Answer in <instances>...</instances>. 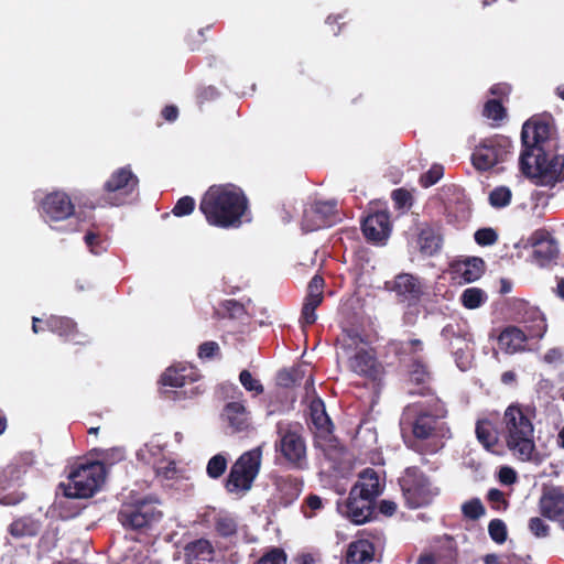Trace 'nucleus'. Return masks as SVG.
Returning a JSON list of instances; mask_svg holds the SVG:
<instances>
[{
    "label": "nucleus",
    "instance_id": "1",
    "mask_svg": "<svg viewBox=\"0 0 564 564\" xmlns=\"http://www.w3.org/2000/svg\"><path fill=\"white\" fill-rule=\"evenodd\" d=\"M552 129V118L543 116H533L522 126L520 171L538 186L564 181V156L551 148Z\"/></svg>",
    "mask_w": 564,
    "mask_h": 564
},
{
    "label": "nucleus",
    "instance_id": "2",
    "mask_svg": "<svg viewBox=\"0 0 564 564\" xmlns=\"http://www.w3.org/2000/svg\"><path fill=\"white\" fill-rule=\"evenodd\" d=\"M445 403L438 397L408 404L402 413V430H409L404 437L406 447L420 455L435 454L444 446V440L451 436L445 422Z\"/></svg>",
    "mask_w": 564,
    "mask_h": 564
},
{
    "label": "nucleus",
    "instance_id": "3",
    "mask_svg": "<svg viewBox=\"0 0 564 564\" xmlns=\"http://www.w3.org/2000/svg\"><path fill=\"white\" fill-rule=\"evenodd\" d=\"M248 208V197L234 184L212 185L199 202L207 224L221 229L239 228Z\"/></svg>",
    "mask_w": 564,
    "mask_h": 564
},
{
    "label": "nucleus",
    "instance_id": "4",
    "mask_svg": "<svg viewBox=\"0 0 564 564\" xmlns=\"http://www.w3.org/2000/svg\"><path fill=\"white\" fill-rule=\"evenodd\" d=\"M501 433L508 449L522 462L538 456L534 442V425L520 403H511L503 413Z\"/></svg>",
    "mask_w": 564,
    "mask_h": 564
},
{
    "label": "nucleus",
    "instance_id": "5",
    "mask_svg": "<svg viewBox=\"0 0 564 564\" xmlns=\"http://www.w3.org/2000/svg\"><path fill=\"white\" fill-rule=\"evenodd\" d=\"M276 458L290 469L305 470L308 468L307 446L300 424L279 422L274 442Z\"/></svg>",
    "mask_w": 564,
    "mask_h": 564
},
{
    "label": "nucleus",
    "instance_id": "6",
    "mask_svg": "<svg viewBox=\"0 0 564 564\" xmlns=\"http://www.w3.org/2000/svg\"><path fill=\"white\" fill-rule=\"evenodd\" d=\"M404 503L410 509L426 507L441 494L419 466L406 467L398 478Z\"/></svg>",
    "mask_w": 564,
    "mask_h": 564
},
{
    "label": "nucleus",
    "instance_id": "7",
    "mask_svg": "<svg viewBox=\"0 0 564 564\" xmlns=\"http://www.w3.org/2000/svg\"><path fill=\"white\" fill-rule=\"evenodd\" d=\"M106 466L101 462H85L76 464L69 471V484L64 487L68 498L93 497L104 485Z\"/></svg>",
    "mask_w": 564,
    "mask_h": 564
},
{
    "label": "nucleus",
    "instance_id": "8",
    "mask_svg": "<svg viewBox=\"0 0 564 564\" xmlns=\"http://www.w3.org/2000/svg\"><path fill=\"white\" fill-rule=\"evenodd\" d=\"M262 463V447L257 446L242 453L230 467L225 481V489L229 494H246L258 477Z\"/></svg>",
    "mask_w": 564,
    "mask_h": 564
},
{
    "label": "nucleus",
    "instance_id": "9",
    "mask_svg": "<svg viewBox=\"0 0 564 564\" xmlns=\"http://www.w3.org/2000/svg\"><path fill=\"white\" fill-rule=\"evenodd\" d=\"M160 501L145 497L133 503H127L118 512V520L124 529L140 531L161 521L163 513L158 508Z\"/></svg>",
    "mask_w": 564,
    "mask_h": 564
},
{
    "label": "nucleus",
    "instance_id": "10",
    "mask_svg": "<svg viewBox=\"0 0 564 564\" xmlns=\"http://www.w3.org/2000/svg\"><path fill=\"white\" fill-rule=\"evenodd\" d=\"M512 142L502 134L486 138L477 144L471 153V164L478 172H487L505 162L511 153Z\"/></svg>",
    "mask_w": 564,
    "mask_h": 564
},
{
    "label": "nucleus",
    "instance_id": "11",
    "mask_svg": "<svg viewBox=\"0 0 564 564\" xmlns=\"http://www.w3.org/2000/svg\"><path fill=\"white\" fill-rule=\"evenodd\" d=\"M138 185L139 178L130 165L119 167L105 182L102 199L111 206H120L137 191Z\"/></svg>",
    "mask_w": 564,
    "mask_h": 564
},
{
    "label": "nucleus",
    "instance_id": "12",
    "mask_svg": "<svg viewBox=\"0 0 564 564\" xmlns=\"http://www.w3.org/2000/svg\"><path fill=\"white\" fill-rule=\"evenodd\" d=\"M547 325L544 318H538L533 325L522 329L518 326L505 327L498 336V344L506 354H516L525 350L529 339H540L546 333Z\"/></svg>",
    "mask_w": 564,
    "mask_h": 564
},
{
    "label": "nucleus",
    "instance_id": "13",
    "mask_svg": "<svg viewBox=\"0 0 564 564\" xmlns=\"http://www.w3.org/2000/svg\"><path fill=\"white\" fill-rule=\"evenodd\" d=\"M384 288L393 292L400 303L408 306L416 305L424 293L420 279L410 273L397 274L392 281L384 283Z\"/></svg>",
    "mask_w": 564,
    "mask_h": 564
},
{
    "label": "nucleus",
    "instance_id": "14",
    "mask_svg": "<svg viewBox=\"0 0 564 564\" xmlns=\"http://www.w3.org/2000/svg\"><path fill=\"white\" fill-rule=\"evenodd\" d=\"M432 376L426 364L419 358H413L408 366L409 394L422 397H436L431 388Z\"/></svg>",
    "mask_w": 564,
    "mask_h": 564
},
{
    "label": "nucleus",
    "instance_id": "15",
    "mask_svg": "<svg viewBox=\"0 0 564 564\" xmlns=\"http://www.w3.org/2000/svg\"><path fill=\"white\" fill-rule=\"evenodd\" d=\"M339 512L355 524H364L371 520L375 513V501L349 491L344 503L338 505Z\"/></svg>",
    "mask_w": 564,
    "mask_h": 564
},
{
    "label": "nucleus",
    "instance_id": "16",
    "mask_svg": "<svg viewBox=\"0 0 564 564\" xmlns=\"http://www.w3.org/2000/svg\"><path fill=\"white\" fill-rule=\"evenodd\" d=\"M274 486V501L281 507H289L300 497L304 481L303 478L293 475H275L272 478Z\"/></svg>",
    "mask_w": 564,
    "mask_h": 564
},
{
    "label": "nucleus",
    "instance_id": "17",
    "mask_svg": "<svg viewBox=\"0 0 564 564\" xmlns=\"http://www.w3.org/2000/svg\"><path fill=\"white\" fill-rule=\"evenodd\" d=\"M336 206L335 202H315L304 212L303 228L306 231H314L332 226L336 214Z\"/></svg>",
    "mask_w": 564,
    "mask_h": 564
},
{
    "label": "nucleus",
    "instance_id": "18",
    "mask_svg": "<svg viewBox=\"0 0 564 564\" xmlns=\"http://www.w3.org/2000/svg\"><path fill=\"white\" fill-rule=\"evenodd\" d=\"M42 210L50 221H61L75 214V206L64 192H53L47 194L42 200Z\"/></svg>",
    "mask_w": 564,
    "mask_h": 564
},
{
    "label": "nucleus",
    "instance_id": "19",
    "mask_svg": "<svg viewBox=\"0 0 564 564\" xmlns=\"http://www.w3.org/2000/svg\"><path fill=\"white\" fill-rule=\"evenodd\" d=\"M365 238L371 242L386 241L391 232L390 215L386 210L369 214L361 223Z\"/></svg>",
    "mask_w": 564,
    "mask_h": 564
},
{
    "label": "nucleus",
    "instance_id": "20",
    "mask_svg": "<svg viewBox=\"0 0 564 564\" xmlns=\"http://www.w3.org/2000/svg\"><path fill=\"white\" fill-rule=\"evenodd\" d=\"M532 257L541 267L547 265L558 256V247L555 239L546 230H536L531 237Z\"/></svg>",
    "mask_w": 564,
    "mask_h": 564
},
{
    "label": "nucleus",
    "instance_id": "21",
    "mask_svg": "<svg viewBox=\"0 0 564 564\" xmlns=\"http://www.w3.org/2000/svg\"><path fill=\"white\" fill-rule=\"evenodd\" d=\"M199 379L196 367L192 365L177 364L170 366L161 375L160 383L172 388H183L192 384Z\"/></svg>",
    "mask_w": 564,
    "mask_h": 564
},
{
    "label": "nucleus",
    "instance_id": "22",
    "mask_svg": "<svg viewBox=\"0 0 564 564\" xmlns=\"http://www.w3.org/2000/svg\"><path fill=\"white\" fill-rule=\"evenodd\" d=\"M348 366L355 373L376 380L381 373V365L376 356L366 349L358 350L348 360Z\"/></svg>",
    "mask_w": 564,
    "mask_h": 564
},
{
    "label": "nucleus",
    "instance_id": "23",
    "mask_svg": "<svg viewBox=\"0 0 564 564\" xmlns=\"http://www.w3.org/2000/svg\"><path fill=\"white\" fill-rule=\"evenodd\" d=\"M539 510L542 517L556 521L564 516V492L560 488L543 491L539 500Z\"/></svg>",
    "mask_w": 564,
    "mask_h": 564
},
{
    "label": "nucleus",
    "instance_id": "24",
    "mask_svg": "<svg viewBox=\"0 0 564 564\" xmlns=\"http://www.w3.org/2000/svg\"><path fill=\"white\" fill-rule=\"evenodd\" d=\"M442 242L443 236L438 224L425 223L422 225L417 237V243L422 254L429 257L436 254L441 250Z\"/></svg>",
    "mask_w": 564,
    "mask_h": 564
},
{
    "label": "nucleus",
    "instance_id": "25",
    "mask_svg": "<svg viewBox=\"0 0 564 564\" xmlns=\"http://www.w3.org/2000/svg\"><path fill=\"white\" fill-rule=\"evenodd\" d=\"M355 495L371 499L372 501L381 494V485L378 473L372 468H366L359 475L358 481L351 487Z\"/></svg>",
    "mask_w": 564,
    "mask_h": 564
},
{
    "label": "nucleus",
    "instance_id": "26",
    "mask_svg": "<svg viewBox=\"0 0 564 564\" xmlns=\"http://www.w3.org/2000/svg\"><path fill=\"white\" fill-rule=\"evenodd\" d=\"M310 416L317 433L327 436L333 431V423L326 412L325 404L321 398L313 399L310 403Z\"/></svg>",
    "mask_w": 564,
    "mask_h": 564
},
{
    "label": "nucleus",
    "instance_id": "27",
    "mask_svg": "<svg viewBox=\"0 0 564 564\" xmlns=\"http://www.w3.org/2000/svg\"><path fill=\"white\" fill-rule=\"evenodd\" d=\"M375 554L373 544L368 540H357L348 545L346 552L347 564H368Z\"/></svg>",
    "mask_w": 564,
    "mask_h": 564
},
{
    "label": "nucleus",
    "instance_id": "28",
    "mask_svg": "<svg viewBox=\"0 0 564 564\" xmlns=\"http://www.w3.org/2000/svg\"><path fill=\"white\" fill-rule=\"evenodd\" d=\"M455 273H457L466 283L478 280L485 270V262L481 258H467L465 260L456 261L452 265Z\"/></svg>",
    "mask_w": 564,
    "mask_h": 564
},
{
    "label": "nucleus",
    "instance_id": "29",
    "mask_svg": "<svg viewBox=\"0 0 564 564\" xmlns=\"http://www.w3.org/2000/svg\"><path fill=\"white\" fill-rule=\"evenodd\" d=\"M224 414L234 432H243L249 427V417L243 404L239 402H229L224 410Z\"/></svg>",
    "mask_w": 564,
    "mask_h": 564
},
{
    "label": "nucleus",
    "instance_id": "30",
    "mask_svg": "<svg viewBox=\"0 0 564 564\" xmlns=\"http://www.w3.org/2000/svg\"><path fill=\"white\" fill-rule=\"evenodd\" d=\"M184 551L191 561L212 562L215 556L212 542L204 538L187 543Z\"/></svg>",
    "mask_w": 564,
    "mask_h": 564
},
{
    "label": "nucleus",
    "instance_id": "31",
    "mask_svg": "<svg viewBox=\"0 0 564 564\" xmlns=\"http://www.w3.org/2000/svg\"><path fill=\"white\" fill-rule=\"evenodd\" d=\"M41 522L30 516L15 519L8 529V532L15 539L35 536L41 530Z\"/></svg>",
    "mask_w": 564,
    "mask_h": 564
},
{
    "label": "nucleus",
    "instance_id": "32",
    "mask_svg": "<svg viewBox=\"0 0 564 564\" xmlns=\"http://www.w3.org/2000/svg\"><path fill=\"white\" fill-rule=\"evenodd\" d=\"M45 325L50 332L65 339H73L77 334L76 323L66 316L51 315L45 321Z\"/></svg>",
    "mask_w": 564,
    "mask_h": 564
},
{
    "label": "nucleus",
    "instance_id": "33",
    "mask_svg": "<svg viewBox=\"0 0 564 564\" xmlns=\"http://www.w3.org/2000/svg\"><path fill=\"white\" fill-rule=\"evenodd\" d=\"M475 433L479 443L487 449L498 444V437L492 433V424L487 419L477 421Z\"/></svg>",
    "mask_w": 564,
    "mask_h": 564
},
{
    "label": "nucleus",
    "instance_id": "34",
    "mask_svg": "<svg viewBox=\"0 0 564 564\" xmlns=\"http://www.w3.org/2000/svg\"><path fill=\"white\" fill-rule=\"evenodd\" d=\"M482 116L494 121L492 127H499L507 118L508 113L500 100L489 99L484 105Z\"/></svg>",
    "mask_w": 564,
    "mask_h": 564
},
{
    "label": "nucleus",
    "instance_id": "35",
    "mask_svg": "<svg viewBox=\"0 0 564 564\" xmlns=\"http://www.w3.org/2000/svg\"><path fill=\"white\" fill-rule=\"evenodd\" d=\"M323 300L324 299L316 297V295L305 296L300 318L302 326L313 325L316 322L317 315L315 311L322 304Z\"/></svg>",
    "mask_w": 564,
    "mask_h": 564
},
{
    "label": "nucleus",
    "instance_id": "36",
    "mask_svg": "<svg viewBox=\"0 0 564 564\" xmlns=\"http://www.w3.org/2000/svg\"><path fill=\"white\" fill-rule=\"evenodd\" d=\"M487 300V294L479 288H468L460 295L464 307L475 310L480 307Z\"/></svg>",
    "mask_w": 564,
    "mask_h": 564
},
{
    "label": "nucleus",
    "instance_id": "37",
    "mask_svg": "<svg viewBox=\"0 0 564 564\" xmlns=\"http://www.w3.org/2000/svg\"><path fill=\"white\" fill-rule=\"evenodd\" d=\"M215 530L221 538H230L238 531L237 520L230 514H219L215 518Z\"/></svg>",
    "mask_w": 564,
    "mask_h": 564
},
{
    "label": "nucleus",
    "instance_id": "38",
    "mask_svg": "<svg viewBox=\"0 0 564 564\" xmlns=\"http://www.w3.org/2000/svg\"><path fill=\"white\" fill-rule=\"evenodd\" d=\"M465 519L477 521L486 514V509L479 498H471L465 501L460 507Z\"/></svg>",
    "mask_w": 564,
    "mask_h": 564
},
{
    "label": "nucleus",
    "instance_id": "39",
    "mask_svg": "<svg viewBox=\"0 0 564 564\" xmlns=\"http://www.w3.org/2000/svg\"><path fill=\"white\" fill-rule=\"evenodd\" d=\"M511 198H512V192L507 186L495 187L489 193V197H488L489 204L494 208L507 207L511 203Z\"/></svg>",
    "mask_w": 564,
    "mask_h": 564
},
{
    "label": "nucleus",
    "instance_id": "40",
    "mask_svg": "<svg viewBox=\"0 0 564 564\" xmlns=\"http://www.w3.org/2000/svg\"><path fill=\"white\" fill-rule=\"evenodd\" d=\"M228 460L225 455L216 454L207 463L206 473L209 478L218 479L227 469Z\"/></svg>",
    "mask_w": 564,
    "mask_h": 564
},
{
    "label": "nucleus",
    "instance_id": "41",
    "mask_svg": "<svg viewBox=\"0 0 564 564\" xmlns=\"http://www.w3.org/2000/svg\"><path fill=\"white\" fill-rule=\"evenodd\" d=\"M490 539L497 544H503L508 538V529L501 519H492L488 524Z\"/></svg>",
    "mask_w": 564,
    "mask_h": 564
},
{
    "label": "nucleus",
    "instance_id": "42",
    "mask_svg": "<svg viewBox=\"0 0 564 564\" xmlns=\"http://www.w3.org/2000/svg\"><path fill=\"white\" fill-rule=\"evenodd\" d=\"M1 489L0 503L2 506H17L26 498V494L19 488L10 490L9 486H2Z\"/></svg>",
    "mask_w": 564,
    "mask_h": 564
},
{
    "label": "nucleus",
    "instance_id": "43",
    "mask_svg": "<svg viewBox=\"0 0 564 564\" xmlns=\"http://www.w3.org/2000/svg\"><path fill=\"white\" fill-rule=\"evenodd\" d=\"M444 174V167L441 164H434L431 169L420 176V185L424 188L431 187L436 184Z\"/></svg>",
    "mask_w": 564,
    "mask_h": 564
},
{
    "label": "nucleus",
    "instance_id": "44",
    "mask_svg": "<svg viewBox=\"0 0 564 564\" xmlns=\"http://www.w3.org/2000/svg\"><path fill=\"white\" fill-rule=\"evenodd\" d=\"M195 205V199L192 196H183L175 203L172 213L176 217L187 216L194 212Z\"/></svg>",
    "mask_w": 564,
    "mask_h": 564
},
{
    "label": "nucleus",
    "instance_id": "45",
    "mask_svg": "<svg viewBox=\"0 0 564 564\" xmlns=\"http://www.w3.org/2000/svg\"><path fill=\"white\" fill-rule=\"evenodd\" d=\"M391 198L397 209H409L412 206L413 197L405 188H397L392 191Z\"/></svg>",
    "mask_w": 564,
    "mask_h": 564
},
{
    "label": "nucleus",
    "instance_id": "46",
    "mask_svg": "<svg viewBox=\"0 0 564 564\" xmlns=\"http://www.w3.org/2000/svg\"><path fill=\"white\" fill-rule=\"evenodd\" d=\"M239 380L247 391L256 392L257 394L263 392V386L260 383L258 379H254L252 377L249 370L243 369L239 375Z\"/></svg>",
    "mask_w": 564,
    "mask_h": 564
},
{
    "label": "nucleus",
    "instance_id": "47",
    "mask_svg": "<svg viewBox=\"0 0 564 564\" xmlns=\"http://www.w3.org/2000/svg\"><path fill=\"white\" fill-rule=\"evenodd\" d=\"M474 238L479 246H491L497 242L498 234L495 229L486 227L478 229L475 232Z\"/></svg>",
    "mask_w": 564,
    "mask_h": 564
},
{
    "label": "nucleus",
    "instance_id": "48",
    "mask_svg": "<svg viewBox=\"0 0 564 564\" xmlns=\"http://www.w3.org/2000/svg\"><path fill=\"white\" fill-rule=\"evenodd\" d=\"M197 356L199 359H213L220 356V347L214 340L204 341L198 346Z\"/></svg>",
    "mask_w": 564,
    "mask_h": 564
},
{
    "label": "nucleus",
    "instance_id": "49",
    "mask_svg": "<svg viewBox=\"0 0 564 564\" xmlns=\"http://www.w3.org/2000/svg\"><path fill=\"white\" fill-rule=\"evenodd\" d=\"M528 528L535 538H546L550 534V525L540 517H533L529 520Z\"/></svg>",
    "mask_w": 564,
    "mask_h": 564
},
{
    "label": "nucleus",
    "instance_id": "50",
    "mask_svg": "<svg viewBox=\"0 0 564 564\" xmlns=\"http://www.w3.org/2000/svg\"><path fill=\"white\" fill-rule=\"evenodd\" d=\"M84 241L94 254H100L106 250V247L104 246L105 241L97 232L87 231L84 237Z\"/></svg>",
    "mask_w": 564,
    "mask_h": 564
},
{
    "label": "nucleus",
    "instance_id": "51",
    "mask_svg": "<svg viewBox=\"0 0 564 564\" xmlns=\"http://www.w3.org/2000/svg\"><path fill=\"white\" fill-rule=\"evenodd\" d=\"M257 564H286V554L282 549L274 547L262 555Z\"/></svg>",
    "mask_w": 564,
    "mask_h": 564
},
{
    "label": "nucleus",
    "instance_id": "52",
    "mask_svg": "<svg viewBox=\"0 0 564 564\" xmlns=\"http://www.w3.org/2000/svg\"><path fill=\"white\" fill-rule=\"evenodd\" d=\"M219 96V91L215 86H202L196 90V101L199 106L214 101Z\"/></svg>",
    "mask_w": 564,
    "mask_h": 564
},
{
    "label": "nucleus",
    "instance_id": "53",
    "mask_svg": "<svg viewBox=\"0 0 564 564\" xmlns=\"http://www.w3.org/2000/svg\"><path fill=\"white\" fill-rule=\"evenodd\" d=\"M487 500L490 502L491 508L497 511L506 510L508 507V501L506 500L503 492L497 488L488 490Z\"/></svg>",
    "mask_w": 564,
    "mask_h": 564
},
{
    "label": "nucleus",
    "instance_id": "54",
    "mask_svg": "<svg viewBox=\"0 0 564 564\" xmlns=\"http://www.w3.org/2000/svg\"><path fill=\"white\" fill-rule=\"evenodd\" d=\"M324 286H325L324 278L319 274H315L311 279V281L307 285V294L306 295H316V297L324 299V294H323Z\"/></svg>",
    "mask_w": 564,
    "mask_h": 564
},
{
    "label": "nucleus",
    "instance_id": "55",
    "mask_svg": "<svg viewBox=\"0 0 564 564\" xmlns=\"http://www.w3.org/2000/svg\"><path fill=\"white\" fill-rule=\"evenodd\" d=\"M223 308L230 318H237L245 313L243 305L236 300H226L223 303Z\"/></svg>",
    "mask_w": 564,
    "mask_h": 564
},
{
    "label": "nucleus",
    "instance_id": "56",
    "mask_svg": "<svg viewBox=\"0 0 564 564\" xmlns=\"http://www.w3.org/2000/svg\"><path fill=\"white\" fill-rule=\"evenodd\" d=\"M305 506L312 511L307 513L304 511V516L306 518H312L315 514V511L321 510L323 508L322 498L315 494H311L305 498Z\"/></svg>",
    "mask_w": 564,
    "mask_h": 564
},
{
    "label": "nucleus",
    "instance_id": "57",
    "mask_svg": "<svg viewBox=\"0 0 564 564\" xmlns=\"http://www.w3.org/2000/svg\"><path fill=\"white\" fill-rule=\"evenodd\" d=\"M156 474L166 479H173L176 475V465L174 462H169L165 466L158 467Z\"/></svg>",
    "mask_w": 564,
    "mask_h": 564
},
{
    "label": "nucleus",
    "instance_id": "58",
    "mask_svg": "<svg viewBox=\"0 0 564 564\" xmlns=\"http://www.w3.org/2000/svg\"><path fill=\"white\" fill-rule=\"evenodd\" d=\"M161 116L164 120L174 122L178 117V108L175 105H166L162 109Z\"/></svg>",
    "mask_w": 564,
    "mask_h": 564
},
{
    "label": "nucleus",
    "instance_id": "59",
    "mask_svg": "<svg viewBox=\"0 0 564 564\" xmlns=\"http://www.w3.org/2000/svg\"><path fill=\"white\" fill-rule=\"evenodd\" d=\"M499 479L505 485H512L517 479L516 471L512 468L505 467L499 473Z\"/></svg>",
    "mask_w": 564,
    "mask_h": 564
},
{
    "label": "nucleus",
    "instance_id": "60",
    "mask_svg": "<svg viewBox=\"0 0 564 564\" xmlns=\"http://www.w3.org/2000/svg\"><path fill=\"white\" fill-rule=\"evenodd\" d=\"M562 357L563 354L560 348H551L544 354L543 361L546 364H555L560 362Z\"/></svg>",
    "mask_w": 564,
    "mask_h": 564
},
{
    "label": "nucleus",
    "instance_id": "61",
    "mask_svg": "<svg viewBox=\"0 0 564 564\" xmlns=\"http://www.w3.org/2000/svg\"><path fill=\"white\" fill-rule=\"evenodd\" d=\"M379 511L384 516H392L397 511V503L391 500H381Z\"/></svg>",
    "mask_w": 564,
    "mask_h": 564
},
{
    "label": "nucleus",
    "instance_id": "62",
    "mask_svg": "<svg viewBox=\"0 0 564 564\" xmlns=\"http://www.w3.org/2000/svg\"><path fill=\"white\" fill-rule=\"evenodd\" d=\"M490 94L498 97L508 96L511 91V87L507 84H495L490 88Z\"/></svg>",
    "mask_w": 564,
    "mask_h": 564
},
{
    "label": "nucleus",
    "instance_id": "63",
    "mask_svg": "<svg viewBox=\"0 0 564 564\" xmlns=\"http://www.w3.org/2000/svg\"><path fill=\"white\" fill-rule=\"evenodd\" d=\"M517 381V373L512 370H508V371H505L502 375H501V382L503 384H513L516 383Z\"/></svg>",
    "mask_w": 564,
    "mask_h": 564
},
{
    "label": "nucleus",
    "instance_id": "64",
    "mask_svg": "<svg viewBox=\"0 0 564 564\" xmlns=\"http://www.w3.org/2000/svg\"><path fill=\"white\" fill-rule=\"evenodd\" d=\"M416 564H435V558L432 554H421Z\"/></svg>",
    "mask_w": 564,
    "mask_h": 564
}]
</instances>
